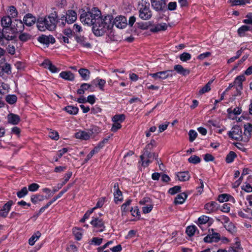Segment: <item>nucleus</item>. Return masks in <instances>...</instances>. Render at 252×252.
<instances>
[{
  "mask_svg": "<svg viewBox=\"0 0 252 252\" xmlns=\"http://www.w3.org/2000/svg\"><path fill=\"white\" fill-rule=\"evenodd\" d=\"M245 80V77L244 75H240L237 76L234 82H233L234 87L236 88L237 91V95L240 94L241 90L243 89L242 83Z\"/></svg>",
  "mask_w": 252,
  "mask_h": 252,
  "instance_id": "obj_13",
  "label": "nucleus"
},
{
  "mask_svg": "<svg viewBox=\"0 0 252 252\" xmlns=\"http://www.w3.org/2000/svg\"><path fill=\"white\" fill-rule=\"evenodd\" d=\"M64 110L71 115H76L78 113L79 109L77 107L68 105L64 107Z\"/></svg>",
  "mask_w": 252,
  "mask_h": 252,
  "instance_id": "obj_29",
  "label": "nucleus"
},
{
  "mask_svg": "<svg viewBox=\"0 0 252 252\" xmlns=\"http://www.w3.org/2000/svg\"><path fill=\"white\" fill-rule=\"evenodd\" d=\"M152 8L157 11H162L166 6L165 0H151Z\"/></svg>",
  "mask_w": 252,
  "mask_h": 252,
  "instance_id": "obj_10",
  "label": "nucleus"
},
{
  "mask_svg": "<svg viewBox=\"0 0 252 252\" xmlns=\"http://www.w3.org/2000/svg\"><path fill=\"white\" fill-rule=\"evenodd\" d=\"M181 186H174L173 188H170L169 189L168 192L171 194L173 195V194H176L177 192H180V190H181Z\"/></svg>",
  "mask_w": 252,
  "mask_h": 252,
  "instance_id": "obj_54",
  "label": "nucleus"
},
{
  "mask_svg": "<svg viewBox=\"0 0 252 252\" xmlns=\"http://www.w3.org/2000/svg\"><path fill=\"white\" fill-rule=\"evenodd\" d=\"M39 188V186L36 183H32L29 186V190L31 191H35Z\"/></svg>",
  "mask_w": 252,
  "mask_h": 252,
  "instance_id": "obj_64",
  "label": "nucleus"
},
{
  "mask_svg": "<svg viewBox=\"0 0 252 252\" xmlns=\"http://www.w3.org/2000/svg\"><path fill=\"white\" fill-rule=\"evenodd\" d=\"M178 180L181 182H186L189 180L190 175L189 171H181L176 173Z\"/></svg>",
  "mask_w": 252,
  "mask_h": 252,
  "instance_id": "obj_18",
  "label": "nucleus"
},
{
  "mask_svg": "<svg viewBox=\"0 0 252 252\" xmlns=\"http://www.w3.org/2000/svg\"><path fill=\"white\" fill-rule=\"evenodd\" d=\"M114 201L116 204L122 202L123 200L122 192L121 190H118L114 192Z\"/></svg>",
  "mask_w": 252,
  "mask_h": 252,
  "instance_id": "obj_35",
  "label": "nucleus"
},
{
  "mask_svg": "<svg viewBox=\"0 0 252 252\" xmlns=\"http://www.w3.org/2000/svg\"><path fill=\"white\" fill-rule=\"evenodd\" d=\"M242 189L247 192H250L252 191V187L249 183H245L242 187Z\"/></svg>",
  "mask_w": 252,
  "mask_h": 252,
  "instance_id": "obj_61",
  "label": "nucleus"
},
{
  "mask_svg": "<svg viewBox=\"0 0 252 252\" xmlns=\"http://www.w3.org/2000/svg\"><path fill=\"white\" fill-rule=\"evenodd\" d=\"M153 142L154 143L155 141H151L150 143L146 145L143 154L140 156L142 165L145 167L147 166L156 156L155 153H151L148 150V149H150L153 147Z\"/></svg>",
  "mask_w": 252,
  "mask_h": 252,
  "instance_id": "obj_5",
  "label": "nucleus"
},
{
  "mask_svg": "<svg viewBox=\"0 0 252 252\" xmlns=\"http://www.w3.org/2000/svg\"><path fill=\"white\" fill-rule=\"evenodd\" d=\"M65 17L66 18L67 23L68 24H71L76 20L77 14L74 11L72 10H69L67 11Z\"/></svg>",
  "mask_w": 252,
  "mask_h": 252,
  "instance_id": "obj_21",
  "label": "nucleus"
},
{
  "mask_svg": "<svg viewBox=\"0 0 252 252\" xmlns=\"http://www.w3.org/2000/svg\"><path fill=\"white\" fill-rule=\"evenodd\" d=\"M31 35L27 33H23L21 34L19 36V39L20 40H21L22 41H24V42L30 39L31 38Z\"/></svg>",
  "mask_w": 252,
  "mask_h": 252,
  "instance_id": "obj_56",
  "label": "nucleus"
},
{
  "mask_svg": "<svg viewBox=\"0 0 252 252\" xmlns=\"http://www.w3.org/2000/svg\"><path fill=\"white\" fill-rule=\"evenodd\" d=\"M209 218L204 215L200 217L198 219V223L200 224H205L209 221Z\"/></svg>",
  "mask_w": 252,
  "mask_h": 252,
  "instance_id": "obj_57",
  "label": "nucleus"
},
{
  "mask_svg": "<svg viewBox=\"0 0 252 252\" xmlns=\"http://www.w3.org/2000/svg\"><path fill=\"white\" fill-rule=\"evenodd\" d=\"M41 65L45 68L48 69L52 73H56L59 71V69L53 64L50 61L45 60L41 63Z\"/></svg>",
  "mask_w": 252,
  "mask_h": 252,
  "instance_id": "obj_16",
  "label": "nucleus"
},
{
  "mask_svg": "<svg viewBox=\"0 0 252 252\" xmlns=\"http://www.w3.org/2000/svg\"><path fill=\"white\" fill-rule=\"evenodd\" d=\"M37 27L40 31L46 30L53 31L57 25V13L56 11L44 17H39L36 22Z\"/></svg>",
  "mask_w": 252,
  "mask_h": 252,
  "instance_id": "obj_2",
  "label": "nucleus"
},
{
  "mask_svg": "<svg viewBox=\"0 0 252 252\" xmlns=\"http://www.w3.org/2000/svg\"><path fill=\"white\" fill-rule=\"evenodd\" d=\"M66 23H67V19L65 15H63L59 18L57 15V24H58L59 26L63 27L65 26Z\"/></svg>",
  "mask_w": 252,
  "mask_h": 252,
  "instance_id": "obj_44",
  "label": "nucleus"
},
{
  "mask_svg": "<svg viewBox=\"0 0 252 252\" xmlns=\"http://www.w3.org/2000/svg\"><path fill=\"white\" fill-rule=\"evenodd\" d=\"M200 161V158L196 155H193L188 158V161L193 164H197L199 163Z\"/></svg>",
  "mask_w": 252,
  "mask_h": 252,
  "instance_id": "obj_46",
  "label": "nucleus"
},
{
  "mask_svg": "<svg viewBox=\"0 0 252 252\" xmlns=\"http://www.w3.org/2000/svg\"><path fill=\"white\" fill-rule=\"evenodd\" d=\"M14 38V36L13 34H7V32L5 30H2V31L0 32V44L1 45H4L6 44L4 40L10 41Z\"/></svg>",
  "mask_w": 252,
  "mask_h": 252,
  "instance_id": "obj_15",
  "label": "nucleus"
},
{
  "mask_svg": "<svg viewBox=\"0 0 252 252\" xmlns=\"http://www.w3.org/2000/svg\"><path fill=\"white\" fill-rule=\"evenodd\" d=\"M242 132L240 127L238 126H235L229 131L228 135L231 138L238 140L242 139Z\"/></svg>",
  "mask_w": 252,
  "mask_h": 252,
  "instance_id": "obj_9",
  "label": "nucleus"
},
{
  "mask_svg": "<svg viewBox=\"0 0 252 252\" xmlns=\"http://www.w3.org/2000/svg\"><path fill=\"white\" fill-rule=\"evenodd\" d=\"M105 199H106L105 197L100 198L98 200V201L96 203V204L95 206L94 207V208H98L101 207L103 205V204L105 201Z\"/></svg>",
  "mask_w": 252,
  "mask_h": 252,
  "instance_id": "obj_63",
  "label": "nucleus"
},
{
  "mask_svg": "<svg viewBox=\"0 0 252 252\" xmlns=\"http://www.w3.org/2000/svg\"><path fill=\"white\" fill-rule=\"evenodd\" d=\"M172 70H165L159 71L155 73H150L149 74L155 80H164L169 77H172Z\"/></svg>",
  "mask_w": 252,
  "mask_h": 252,
  "instance_id": "obj_7",
  "label": "nucleus"
},
{
  "mask_svg": "<svg viewBox=\"0 0 252 252\" xmlns=\"http://www.w3.org/2000/svg\"><path fill=\"white\" fill-rule=\"evenodd\" d=\"M60 76L63 79L68 81H71L74 79V74L69 71L61 72L60 73Z\"/></svg>",
  "mask_w": 252,
  "mask_h": 252,
  "instance_id": "obj_25",
  "label": "nucleus"
},
{
  "mask_svg": "<svg viewBox=\"0 0 252 252\" xmlns=\"http://www.w3.org/2000/svg\"><path fill=\"white\" fill-rule=\"evenodd\" d=\"M101 15V11L97 7H94L88 11H83L80 16V20L84 25L93 27Z\"/></svg>",
  "mask_w": 252,
  "mask_h": 252,
  "instance_id": "obj_3",
  "label": "nucleus"
},
{
  "mask_svg": "<svg viewBox=\"0 0 252 252\" xmlns=\"http://www.w3.org/2000/svg\"><path fill=\"white\" fill-rule=\"evenodd\" d=\"M1 25L3 27V30H5L6 31L7 28L12 25V21L11 18L9 16H4L1 18Z\"/></svg>",
  "mask_w": 252,
  "mask_h": 252,
  "instance_id": "obj_23",
  "label": "nucleus"
},
{
  "mask_svg": "<svg viewBox=\"0 0 252 252\" xmlns=\"http://www.w3.org/2000/svg\"><path fill=\"white\" fill-rule=\"evenodd\" d=\"M251 27L250 26L243 25L238 30V33L240 36H244L246 32L251 31Z\"/></svg>",
  "mask_w": 252,
  "mask_h": 252,
  "instance_id": "obj_31",
  "label": "nucleus"
},
{
  "mask_svg": "<svg viewBox=\"0 0 252 252\" xmlns=\"http://www.w3.org/2000/svg\"><path fill=\"white\" fill-rule=\"evenodd\" d=\"M35 17L30 13L27 14L23 18V23L28 26H32L35 23Z\"/></svg>",
  "mask_w": 252,
  "mask_h": 252,
  "instance_id": "obj_19",
  "label": "nucleus"
},
{
  "mask_svg": "<svg viewBox=\"0 0 252 252\" xmlns=\"http://www.w3.org/2000/svg\"><path fill=\"white\" fill-rule=\"evenodd\" d=\"M28 189L26 187H23L21 190L17 192V195L19 198L24 197L28 194Z\"/></svg>",
  "mask_w": 252,
  "mask_h": 252,
  "instance_id": "obj_50",
  "label": "nucleus"
},
{
  "mask_svg": "<svg viewBox=\"0 0 252 252\" xmlns=\"http://www.w3.org/2000/svg\"><path fill=\"white\" fill-rule=\"evenodd\" d=\"M44 199L43 196L40 195H33L31 197V201L34 203L36 204L38 201H42Z\"/></svg>",
  "mask_w": 252,
  "mask_h": 252,
  "instance_id": "obj_48",
  "label": "nucleus"
},
{
  "mask_svg": "<svg viewBox=\"0 0 252 252\" xmlns=\"http://www.w3.org/2000/svg\"><path fill=\"white\" fill-rule=\"evenodd\" d=\"M188 195L185 192H182L177 195L174 200L175 204H182L187 199Z\"/></svg>",
  "mask_w": 252,
  "mask_h": 252,
  "instance_id": "obj_26",
  "label": "nucleus"
},
{
  "mask_svg": "<svg viewBox=\"0 0 252 252\" xmlns=\"http://www.w3.org/2000/svg\"><path fill=\"white\" fill-rule=\"evenodd\" d=\"M41 233L39 231H37L36 233L33 234L32 236L29 240V244L31 246H33L35 242L41 236Z\"/></svg>",
  "mask_w": 252,
  "mask_h": 252,
  "instance_id": "obj_32",
  "label": "nucleus"
},
{
  "mask_svg": "<svg viewBox=\"0 0 252 252\" xmlns=\"http://www.w3.org/2000/svg\"><path fill=\"white\" fill-rule=\"evenodd\" d=\"M91 87V85L88 83L82 84L80 88L77 90V92L79 94H84L85 91L89 89Z\"/></svg>",
  "mask_w": 252,
  "mask_h": 252,
  "instance_id": "obj_36",
  "label": "nucleus"
},
{
  "mask_svg": "<svg viewBox=\"0 0 252 252\" xmlns=\"http://www.w3.org/2000/svg\"><path fill=\"white\" fill-rule=\"evenodd\" d=\"M103 239L98 237H94L91 240V244H94L96 246L100 245L102 242Z\"/></svg>",
  "mask_w": 252,
  "mask_h": 252,
  "instance_id": "obj_59",
  "label": "nucleus"
},
{
  "mask_svg": "<svg viewBox=\"0 0 252 252\" xmlns=\"http://www.w3.org/2000/svg\"><path fill=\"white\" fill-rule=\"evenodd\" d=\"M78 72L83 80L87 81L90 78V71L86 68H82L79 69Z\"/></svg>",
  "mask_w": 252,
  "mask_h": 252,
  "instance_id": "obj_28",
  "label": "nucleus"
},
{
  "mask_svg": "<svg viewBox=\"0 0 252 252\" xmlns=\"http://www.w3.org/2000/svg\"><path fill=\"white\" fill-rule=\"evenodd\" d=\"M219 208V205L217 202L211 201L205 204L204 209L207 214L216 212Z\"/></svg>",
  "mask_w": 252,
  "mask_h": 252,
  "instance_id": "obj_11",
  "label": "nucleus"
},
{
  "mask_svg": "<svg viewBox=\"0 0 252 252\" xmlns=\"http://www.w3.org/2000/svg\"><path fill=\"white\" fill-rule=\"evenodd\" d=\"M189 140L190 142H193L197 137V133L194 130H190L189 133Z\"/></svg>",
  "mask_w": 252,
  "mask_h": 252,
  "instance_id": "obj_55",
  "label": "nucleus"
},
{
  "mask_svg": "<svg viewBox=\"0 0 252 252\" xmlns=\"http://www.w3.org/2000/svg\"><path fill=\"white\" fill-rule=\"evenodd\" d=\"M242 110L240 107H236L233 109L232 108H229L227 110L229 118L231 117L232 115H238L241 113Z\"/></svg>",
  "mask_w": 252,
  "mask_h": 252,
  "instance_id": "obj_33",
  "label": "nucleus"
},
{
  "mask_svg": "<svg viewBox=\"0 0 252 252\" xmlns=\"http://www.w3.org/2000/svg\"><path fill=\"white\" fill-rule=\"evenodd\" d=\"M232 6L242 5L250 3V0H229Z\"/></svg>",
  "mask_w": 252,
  "mask_h": 252,
  "instance_id": "obj_34",
  "label": "nucleus"
},
{
  "mask_svg": "<svg viewBox=\"0 0 252 252\" xmlns=\"http://www.w3.org/2000/svg\"><path fill=\"white\" fill-rule=\"evenodd\" d=\"M238 215L243 218L251 219L252 217V210L251 208L247 207V209H244L243 211L239 212Z\"/></svg>",
  "mask_w": 252,
  "mask_h": 252,
  "instance_id": "obj_22",
  "label": "nucleus"
},
{
  "mask_svg": "<svg viewBox=\"0 0 252 252\" xmlns=\"http://www.w3.org/2000/svg\"><path fill=\"white\" fill-rule=\"evenodd\" d=\"M37 40L40 43L47 46H48L50 43L54 44L56 42L55 38L52 35H42L38 37Z\"/></svg>",
  "mask_w": 252,
  "mask_h": 252,
  "instance_id": "obj_14",
  "label": "nucleus"
},
{
  "mask_svg": "<svg viewBox=\"0 0 252 252\" xmlns=\"http://www.w3.org/2000/svg\"><path fill=\"white\" fill-rule=\"evenodd\" d=\"M95 81L97 83V86L98 87L99 89L102 91H104V87L105 84H106V81L99 78H96L95 80Z\"/></svg>",
  "mask_w": 252,
  "mask_h": 252,
  "instance_id": "obj_42",
  "label": "nucleus"
},
{
  "mask_svg": "<svg viewBox=\"0 0 252 252\" xmlns=\"http://www.w3.org/2000/svg\"><path fill=\"white\" fill-rule=\"evenodd\" d=\"M5 100L8 103L13 104L17 101V97L15 94H8L6 96Z\"/></svg>",
  "mask_w": 252,
  "mask_h": 252,
  "instance_id": "obj_38",
  "label": "nucleus"
},
{
  "mask_svg": "<svg viewBox=\"0 0 252 252\" xmlns=\"http://www.w3.org/2000/svg\"><path fill=\"white\" fill-rule=\"evenodd\" d=\"M7 120L8 123L15 125H17L19 123L20 118L16 114L10 113L7 116Z\"/></svg>",
  "mask_w": 252,
  "mask_h": 252,
  "instance_id": "obj_20",
  "label": "nucleus"
},
{
  "mask_svg": "<svg viewBox=\"0 0 252 252\" xmlns=\"http://www.w3.org/2000/svg\"><path fill=\"white\" fill-rule=\"evenodd\" d=\"M72 175V172L71 171L67 172L64 176L63 178V182L61 183V184L63 186H64L69 180V179L71 178Z\"/></svg>",
  "mask_w": 252,
  "mask_h": 252,
  "instance_id": "obj_51",
  "label": "nucleus"
},
{
  "mask_svg": "<svg viewBox=\"0 0 252 252\" xmlns=\"http://www.w3.org/2000/svg\"><path fill=\"white\" fill-rule=\"evenodd\" d=\"M230 197L231 196L227 194H221L218 196V200L220 202H223L228 201Z\"/></svg>",
  "mask_w": 252,
  "mask_h": 252,
  "instance_id": "obj_45",
  "label": "nucleus"
},
{
  "mask_svg": "<svg viewBox=\"0 0 252 252\" xmlns=\"http://www.w3.org/2000/svg\"><path fill=\"white\" fill-rule=\"evenodd\" d=\"M113 17L111 15L100 16L92 27L93 33L97 36H102L112 29Z\"/></svg>",
  "mask_w": 252,
  "mask_h": 252,
  "instance_id": "obj_1",
  "label": "nucleus"
},
{
  "mask_svg": "<svg viewBox=\"0 0 252 252\" xmlns=\"http://www.w3.org/2000/svg\"><path fill=\"white\" fill-rule=\"evenodd\" d=\"M126 119L125 115L124 114L115 115L112 118V121L113 122L121 123L125 121Z\"/></svg>",
  "mask_w": 252,
  "mask_h": 252,
  "instance_id": "obj_39",
  "label": "nucleus"
},
{
  "mask_svg": "<svg viewBox=\"0 0 252 252\" xmlns=\"http://www.w3.org/2000/svg\"><path fill=\"white\" fill-rule=\"evenodd\" d=\"M93 130L97 132V127L94 126L87 131H79L75 133V137L77 139L87 140L93 135Z\"/></svg>",
  "mask_w": 252,
  "mask_h": 252,
  "instance_id": "obj_6",
  "label": "nucleus"
},
{
  "mask_svg": "<svg viewBox=\"0 0 252 252\" xmlns=\"http://www.w3.org/2000/svg\"><path fill=\"white\" fill-rule=\"evenodd\" d=\"M211 82H209L208 83H207L201 89L199 90V94H203L211 90Z\"/></svg>",
  "mask_w": 252,
  "mask_h": 252,
  "instance_id": "obj_52",
  "label": "nucleus"
},
{
  "mask_svg": "<svg viewBox=\"0 0 252 252\" xmlns=\"http://www.w3.org/2000/svg\"><path fill=\"white\" fill-rule=\"evenodd\" d=\"M76 40L81 45L86 47H90L91 44L85 41V38L83 36H76L75 37Z\"/></svg>",
  "mask_w": 252,
  "mask_h": 252,
  "instance_id": "obj_37",
  "label": "nucleus"
},
{
  "mask_svg": "<svg viewBox=\"0 0 252 252\" xmlns=\"http://www.w3.org/2000/svg\"><path fill=\"white\" fill-rule=\"evenodd\" d=\"M236 156L237 155L234 152L230 151L226 157V162L228 163H231L233 161Z\"/></svg>",
  "mask_w": 252,
  "mask_h": 252,
  "instance_id": "obj_40",
  "label": "nucleus"
},
{
  "mask_svg": "<svg viewBox=\"0 0 252 252\" xmlns=\"http://www.w3.org/2000/svg\"><path fill=\"white\" fill-rule=\"evenodd\" d=\"M139 16L143 20L150 19L152 16V12L150 8V3L142 0L138 5Z\"/></svg>",
  "mask_w": 252,
  "mask_h": 252,
  "instance_id": "obj_4",
  "label": "nucleus"
},
{
  "mask_svg": "<svg viewBox=\"0 0 252 252\" xmlns=\"http://www.w3.org/2000/svg\"><path fill=\"white\" fill-rule=\"evenodd\" d=\"M2 70L3 72L6 73L7 74L11 73V66L8 63H5L2 66Z\"/></svg>",
  "mask_w": 252,
  "mask_h": 252,
  "instance_id": "obj_60",
  "label": "nucleus"
},
{
  "mask_svg": "<svg viewBox=\"0 0 252 252\" xmlns=\"http://www.w3.org/2000/svg\"><path fill=\"white\" fill-rule=\"evenodd\" d=\"M244 134L248 138L251 137V132L252 131V126L250 123H247L244 125Z\"/></svg>",
  "mask_w": 252,
  "mask_h": 252,
  "instance_id": "obj_30",
  "label": "nucleus"
},
{
  "mask_svg": "<svg viewBox=\"0 0 252 252\" xmlns=\"http://www.w3.org/2000/svg\"><path fill=\"white\" fill-rule=\"evenodd\" d=\"M91 224L95 228L96 232H102L105 228L103 220L97 217L93 218Z\"/></svg>",
  "mask_w": 252,
  "mask_h": 252,
  "instance_id": "obj_8",
  "label": "nucleus"
},
{
  "mask_svg": "<svg viewBox=\"0 0 252 252\" xmlns=\"http://www.w3.org/2000/svg\"><path fill=\"white\" fill-rule=\"evenodd\" d=\"M153 208V205L151 204V203H149V204L145 205L144 206L142 207V212L144 214L149 213L152 211Z\"/></svg>",
  "mask_w": 252,
  "mask_h": 252,
  "instance_id": "obj_49",
  "label": "nucleus"
},
{
  "mask_svg": "<svg viewBox=\"0 0 252 252\" xmlns=\"http://www.w3.org/2000/svg\"><path fill=\"white\" fill-rule=\"evenodd\" d=\"M73 233L75 236V239L79 241L81 239L82 234L80 231V229L78 228L75 227L73 228Z\"/></svg>",
  "mask_w": 252,
  "mask_h": 252,
  "instance_id": "obj_43",
  "label": "nucleus"
},
{
  "mask_svg": "<svg viewBox=\"0 0 252 252\" xmlns=\"http://www.w3.org/2000/svg\"><path fill=\"white\" fill-rule=\"evenodd\" d=\"M12 26H13L11 27L12 32H21L24 28V23L20 20H15Z\"/></svg>",
  "mask_w": 252,
  "mask_h": 252,
  "instance_id": "obj_17",
  "label": "nucleus"
},
{
  "mask_svg": "<svg viewBox=\"0 0 252 252\" xmlns=\"http://www.w3.org/2000/svg\"><path fill=\"white\" fill-rule=\"evenodd\" d=\"M13 204V201L9 200V201H8L6 203H5L3 205L2 209H3V210H5L6 212L9 213V212L11 209V206Z\"/></svg>",
  "mask_w": 252,
  "mask_h": 252,
  "instance_id": "obj_58",
  "label": "nucleus"
},
{
  "mask_svg": "<svg viewBox=\"0 0 252 252\" xmlns=\"http://www.w3.org/2000/svg\"><path fill=\"white\" fill-rule=\"evenodd\" d=\"M131 202V200H128L122 205L121 211L123 214L128 211L129 209L127 208V207L130 205Z\"/></svg>",
  "mask_w": 252,
  "mask_h": 252,
  "instance_id": "obj_53",
  "label": "nucleus"
},
{
  "mask_svg": "<svg viewBox=\"0 0 252 252\" xmlns=\"http://www.w3.org/2000/svg\"><path fill=\"white\" fill-rule=\"evenodd\" d=\"M191 55L187 52H184L180 55V59L183 62H187L191 59Z\"/></svg>",
  "mask_w": 252,
  "mask_h": 252,
  "instance_id": "obj_47",
  "label": "nucleus"
},
{
  "mask_svg": "<svg viewBox=\"0 0 252 252\" xmlns=\"http://www.w3.org/2000/svg\"><path fill=\"white\" fill-rule=\"evenodd\" d=\"M113 25H115L118 28L123 29L127 25V20L125 17L123 16H118L114 20L113 19Z\"/></svg>",
  "mask_w": 252,
  "mask_h": 252,
  "instance_id": "obj_12",
  "label": "nucleus"
},
{
  "mask_svg": "<svg viewBox=\"0 0 252 252\" xmlns=\"http://www.w3.org/2000/svg\"><path fill=\"white\" fill-rule=\"evenodd\" d=\"M167 28L166 23H161L156 25L151 30L153 32H157L161 31H165Z\"/></svg>",
  "mask_w": 252,
  "mask_h": 252,
  "instance_id": "obj_27",
  "label": "nucleus"
},
{
  "mask_svg": "<svg viewBox=\"0 0 252 252\" xmlns=\"http://www.w3.org/2000/svg\"><path fill=\"white\" fill-rule=\"evenodd\" d=\"M196 230V227L195 225H190L186 228V233L189 237H191L194 235L195 231Z\"/></svg>",
  "mask_w": 252,
  "mask_h": 252,
  "instance_id": "obj_41",
  "label": "nucleus"
},
{
  "mask_svg": "<svg viewBox=\"0 0 252 252\" xmlns=\"http://www.w3.org/2000/svg\"><path fill=\"white\" fill-rule=\"evenodd\" d=\"M211 53L210 52H206L205 53H204L199 55L197 56V59L199 60H203L205 58L210 57L211 56Z\"/></svg>",
  "mask_w": 252,
  "mask_h": 252,
  "instance_id": "obj_62",
  "label": "nucleus"
},
{
  "mask_svg": "<svg viewBox=\"0 0 252 252\" xmlns=\"http://www.w3.org/2000/svg\"><path fill=\"white\" fill-rule=\"evenodd\" d=\"M174 69L177 72L183 76L189 75L190 71L188 69L184 68L182 65L180 64H177L174 66Z\"/></svg>",
  "mask_w": 252,
  "mask_h": 252,
  "instance_id": "obj_24",
  "label": "nucleus"
}]
</instances>
